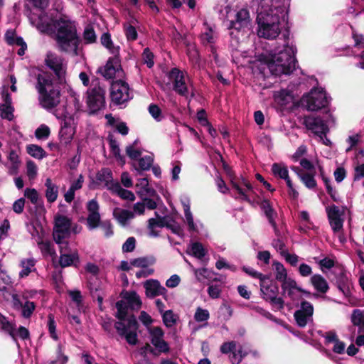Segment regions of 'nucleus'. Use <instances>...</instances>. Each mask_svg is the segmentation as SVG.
Wrapping results in <instances>:
<instances>
[{
  "label": "nucleus",
  "instance_id": "f257e3e1",
  "mask_svg": "<svg viewBox=\"0 0 364 364\" xmlns=\"http://www.w3.org/2000/svg\"><path fill=\"white\" fill-rule=\"evenodd\" d=\"M31 23L41 33H55L56 41L60 49L74 55H78L79 38L76 26L68 16H62L53 21L47 14L39 11L32 14Z\"/></svg>",
  "mask_w": 364,
  "mask_h": 364
},
{
  "label": "nucleus",
  "instance_id": "f03ea898",
  "mask_svg": "<svg viewBox=\"0 0 364 364\" xmlns=\"http://www.w3.org/2000/svg\"><path fill=\"white\" fill-rule=\"evenodd\" d=\"M291 0H253L257 4V35L267 39L276 38L281 32L282 23L288 15Z\"/></svg>",
  "mask_w": 364,
  "mask_h": 364
},
{
  "label": "nucleus",
  "instance_id": "7ed1b4c3",
  "mask_svg": "<svg viewBox=\"0 0 364 364\" xmlns=\"http://www.w3.org/2000/svg\"><path fill=\"white\" fill-rule=\"evenodd\" d=\"M296 53L295 45L285 39L282 48H277L269 53L261 54L259 61L267 65L273 75H290L296 68Z\"/></svg>",
  "mask_w": 364,
  "mask_h": 364
},
{
  "label": "nucleus",
  "instance_id": "20e7f679",
  "mask_svg": "<svg viewBox=\"0 0 364 364\" xmlns=\"http://www.w3.org/2000/svg\"><path fill=\"white\" fill-rule=\"evenodd\" d=\"M59 81L54 80L48 73H41L37 76L36 88L38 92V101L42 107L47 110L55 108L60 101Z\"/></svg>",
  "mask_w": 364,
  "mask_h": 364
},
{
  "label": "nucleus",
  "instance_id": "39448f33",
  "mask_svg": "<svg viewBox=\"0 0 364 364\" xmlns=\"http://www.w3.org/2000/svg\"><path fill=\"white\" fill-rule=\"evenodd\" d=\"M128 304L125 300H121L116 303V317L119 319L114 323V328L118 334L124 338L129 345H136L137 338L138 323L134 316H127Z\"/></svg>",
  "mask_w": 364,
  "mask_h": 364
},
{
  "label": "nucleus",
  "instance_id": "423d86ee",
  "mask_svg": "<svg viewBox=\"0 0 364 364\" xmlns=\"http://www.w3.org/2000/svg\"><path fill=\"white\" fill-rule=\"evenodd\" d=\"M55 117L60 120V129L59 131V139L62 144H69L76 132V122L73 114L66 110L65 106L56 109L53 112Z\"/></svg>",
  "mask_w": 364,
  "mask_h": 364
},
{
  "label": "nucleus",
  "instance_id": "0eeeda50",
  "mask_svg": "<svg viewBox=\"0 0 364 364\" xmlns=\"http://www.w3.org/2000/svg\"><path fill=\"white\" fill-rule=\"evenodd\" d=\"M328 103V97L322 88H314L301 99V105L309 111H317L326 107Z\"/></svg>",
  "mask_w": 364,
  "mask_h": 364
},
{
  "label": "nucleus",
  "instance_id": "6e6552de",
  "mask_svg": "<svg viewBox=\"0 0 364 364\" xmlns=\"http://www.w3.org/2000/svg\"><path fill=\"white\" fill-rule=\"evenodd\" d=\"M105 90L97 80H93L87 92V104L91 112L102 109L105 105Z\"/></svg>",
  "mask_w": 364,
  "mask_h": 364
},
{
  "label": "nucleus",
  "instance_id": "1a4fd4ad",
  "mask_svg": "<svg viewBox=\"0 0 364 364\" xmlns=\"http://www.w3.org/2000/svg\"><path fill=\"white\" fill-rule=\"evenodd\" d=\"M260 291L262 297L272 305L279 309L284 306V301L282 298L278 297V287L268 277H265L260 282Z\"/></svg>",
  "mask_w": 364,
  "mask_h": 364
},
{
  "label": "nucleus",
  "instance_id": "9d476101",
  "mask_svg": "<svg viewBox=\"0 0 364 364\" xmlns=\"http://www.w3.org/2000/svg\"><path fill=\"white\" fill-rule=\"evenodd\" d=\"M232 190L237 194V198L249 203L254 198L255 191L250 182L243 176L237 177L229 173Z\"/></svg>",
  "mask_w": 364,
  "mask_h": 364
},
{
  "label": "nucleus",
  "instance_id": "9b49d317",
  "mask_svg": "<svg viewBox=\"0 0 364 364\" xmlns=\"http://www.w3.org/2000/svg\"><path fill=\"white\" fill-rule=\"evenodd\" d=\"M71 232L70 220L63 215H58L55 220L53 237L56 243L68 242L65 240Z\"/></svg>",
  "mask_w": 364,
  "mask_h": 364
},
{
  "label": "nucleus",
  "instance_id": "f8f14e48",
  "mask_svg": "<svg viewBox=\"0 0 364 364\" xmlns=\"http://www.w3.org/2000/svg\"><path fill=\"white\" fill-rule=\"evenodd\" d=\"M173 90L180 95L187 97L189 94L184 73L177 68H173L167 75Z\"/></svg>",
  "mask_w": 364,
  "mask_h": 364
},
{
  "label": "nucleus",
  "instance_id": "ddd939ff",
  "mask_svg": "<svg viewBox=\"0 0 364 364\" xmlns=\"http://www.w3.org/2000/svg\"><path fill=\"white\" fill-rule=\"evenodd\" d=\"M112 100L117 104L122 105L132 98L129 85L122 80H117L111 85Z\"/></svg>",
  "mask_w": 364,
  "mask_h": 364
},
{
  "label": "nucleus",
  "instance_id": "4468645a",
  "mask_svg": "<svg viewBox=\"0 0 364 364\" xmlns=\"http://www.w3.org/2000/svg\"><path fill=\"white\" fill-rule=\"evenodd\" d=\"M327 122L328 120H324L318 116H307L304 119V124L306 129L316 136H322L327 134L329 132Z\"/></svg>",
  "mask_w": 364,
  "mask_h": 364
},
{
  "label": "nucleus",
  "instance_id": "2eb2a0df",
  "mask_svg": "<svg viewBox=\"0 0 364 364\" xmlns=\"http://www.w3.org/2000/svg\"><path fill=\"white\" fill-rule=\"evenodd\" d=\"M252 21L248 10L241 9L235 13L234 18L230 20L228 28L240 32L250 31Z\"/></svg>",
  "mask_w": 364,
  "mask_h": 364
},
{
  "label": "nucleus",
  "instance_id": "dca6fc26",
  "mask_svg": "<svg viewBox=\"0 0 364 364\" xmlns=\"http://www.w3.org/2000/svg\"><path fill=\"white\" fill-rule=\"evenodd\" d=\"M148 333L151 343L159 353H168L170 351L169 344L164 340L165 333L162 328L159 326L148 328Z\"/></svg>",
  "mask_w": 364,
  "mask_h": 364
},
{
  "label": "nucleus",
  "instance_id": "f3484780",
  "mask_svg": "<svg viewBox=\"0 0 364 364\" xmlns=\"http://www.w3.org/2000/svg\"><path fill=\"white\" fill-rule=\"evenodd\" d=\"M326 210L332 230L334 233H339L343 230L344 210L335 205L326 207Z\"/></svg>",
  "mask_w": 364,
  "mask_h": 364
},
{
  "label": "nucleus",
  "instance_id": "a211bd4d",
  "mask_svg": "<svg viewBox=\"0 0 364 364\" xmlns=\"http://www.w3.org/2000/svg\"><path fill=\"white\" fill-rule=\"evenodd\" d=\"M46 64L54 71L59 82L62 83L65 81L66 63L63 59L56 54L50 52L47 54Z\"/></svg>",
  "mask_w": 364,
  "mask_h": 364
},
{
  "label": "nucleus",
  "instance_id": "6ab92c4d",
  "mask_svg": "<svg viewBox=\"0 0 364 364\" xmlns=\"http://www.w3.org/2000/svg\"><path fill=\"white\" fill-rule=\"evenodd\" d=\"M59 248L60 256L59 259L60 265L66 267L71 265H76L79 262V255L76 250H71L68 242L60 243Z\"/></svg>",
  "mask_w": 364,
  "mask_h": 364
},
{
  "label": "nucleus",
  "instance_id": "aec40b11",
  "mask_svg": "<svg viewBox=\"0 0 364 364\" xmlns=\"http://www.w3.org/2000/svg\"><path fill=\"white\" fill-rule=\"evenodd\" d=\"M318 334L324 338V344L331 346V350L336 354H343L346 350V343L341 341L335 331H318Z\"/></svg>",
  "mask_w": 364,
  "mask_h": 364
},
{
  "label": "nucleus",
  "instance_id": "412c9836",
  "mask_svg": "<svg viewBox=\"0 0 364 364\" xmlns=\"http://www.w3.org/2000/svg\"><path fill=\"white\" fill-rule=\"evenodd\" d=\"M314 307L306 301H302L301 308L294 313V318L297 325L304 327L313 321Z\"/></svg>",
  "mask_w": 364,
  "mask_h": 364
},
{
  "label": "nucleus",
  "instance_id": "4be33fe9",
  "mask_svg": "<svg viewBox=\"0 0 364 364\" xmlns=\"http://www.w3.org/2000/svg\"><path fill=\"white\" fill-rule=\"evenodd\" d=\"M184 212V222L187 224L188 230L192 232L199 233L203 226L200 221H194L193 214L191 211L190 200L185 198L181 200Z\"/></svg>",
  "mask_w": 364,
  "mask_h": 364
},
{
  "label": "nucleus",
  "instance_id": "5701e85b",
  "mask_svg": "<svg viewBox=\"0 0 364 364\" xmlns=\"http://www.w3.org/2000/svg\"><path fill=\"white\" fill-rule=\"evenodd\" d=\"M274 100L277 106L281 109H289L294 103V96L291 91L282 89L274 93Z\"/></svg>",
  "mask_w": 364,
  "mask_h": 364
},
{
  "label": "nucleus",
  "instance_id": "b1692460",
  "mask_svg": "<svg viewBox=\"0 0 364 364\" xmlns=\"http://www.w3.org/2000/svg\"><path fill=\"white\" fill-rule=\"evenodd\" d=\"M99 72L107 79L114 77L116 74L120 72L119 58L116 55L109 58L106 65L100 68Z\"/></svg>",
  "mask_w": 364,
  "mask_h": 364
},
{
  "label": "nucleus",
  "instance_id": "393cba45",
  "mask_svg": "<svg viewBox=\"0 0 364 364\" xmlns=\"http://www.w3.org/2000/svg\"><path fill=\"white\" fill-rule=\"evenodd\" d=\"M144 287L146 290V295L149 298H154L157 296H165L167 294L166 289L161 286L159 281L155 279H149L144 283Z\"/></svg>",
  "mask_w": 364,
  "mask_h": 364
},
{
  "label": "nucleus",
  "instance_id": "a878e982",
  "mask_svg": "<svg viewBox=\"0 0 364 364\" xmlns=\"http://www.w3.org/2000/svg\"><path fill=\"white\" fill-rule=\"evenodd\" d=\"M218 38L215 27L208 25L206 22L203 23V28L200 34V41L203 45H209L213 49V44Z\"/></svg>",
  "mask_w": 364,
  "mask_h": 364
},
{
  "label": "nucleus",
  "instance_id": "bb28decb",
  "mask_svg": "<svg viewBox=\"0 0 364 364\" xmlns=\"http://www.w3.org/2000/svg\"><path fill=\"white\" fill-rule=\"evenodd\" d=\"M272 174L276 177L285 181L287 187H291V180L289 176L288 167L284 163H274L272 165Z\"/></svg>",
  "mask_w": 364,
  "mask_h": 364
},
{
  "label": "nucleus",
  "instance_id": "cd10ccee",
  "mask_svg": "<svg viewBox=\"0 0 364 364\" xmlns=\"http://www.w3.org/2000/svg\"><path fill=\"white\" fill-rule=\"evenodd\" d=\"M2 97L4 103L0 105L1 117L11 121L14 118V107L11 105V97L5 91L2 92Z\"/></svg>",
  "mask_w": 364,
  "mask_h": 364
},
{
  "label": "nucleus",
  "instance_id": "c85d7f7f",
  "mask_svg": "<svg viewBox=\"0 0 364 364\" xmlns=\"http://www.w3.org/2000/svg\"><path fill=\"white\" fill-rule=\"evenodd\" d=\"M36 260L33 258H24L21 259L19 262V267L21 268V271L18 273V276L20 278L27 277L31 272L36 270Z\"/></svg>",
  "mask_w": 364,
  "mask_h": 364
},
{
  "label": "nucleus",
  "instance_id": "c756f323",
  "mask_svg": "<svg viewBox=\"0 0 364 364\" xmlns=\"http://www.w3.org/2000/svg\"><path fill=\"white\" fill-rule=\"evenodd\" d=\"M45 196L48 203H53L56 201L58 197L59 188L53 182L51 178H48L45 182Z\"/></svg>",
  "mask_w": 364,
  "mask_h": 364
},
{
  "label": "nucleus",
  "instance_id": "7c9ffc66",
  "mask_svg": "<svg viewBox=\"0 0 364 364\" xmlns=\"http://www.w3.org/2000/svg\"><path fill=\"white\" fill-rule=\"evenodd\" d=\"M9 172L10 174H16L21 164L18 153L15 150H11L7 156Z\"/></svg>",
  "mask_w": 364,
  "mask_h": 364
},
{
  "label": "nucleus",
  "instance_id": "2f4dec72",
  "mask_svg": "<svg viewBox=\"0 0 364 364\" xmlns=\"http://www.w3.org/2000/svg\"><path fill=\"white\" fill-rule=\"evenodd\" d=\"M291 169L296 172L304 184L309 189L314 188L316 186V182L314 178L316 172L302 173L297 167H292Z\"/></svg>",
  "mask_w": 364,
  "mask_h": 364
},
{
  "label": "nucleus",
  "instance_id": "473e14b6",
  "mask_svg": "<svg viewBox=\"0 0 364 364\" xmlns=\"http://www.w3.org/2000/svg\"><path fill=\"white\" fill-rule=\"evenodd\" d=\"M113 215L117 222L122 226L126 225L130 220L134 218V213L132 211L119 208L114 209Z\"/></svg>",
  "mask_w": 364,
  "mask_h": 364
},
{
  "label": "nucleus",
  "instance_id": "72a5a7b5",
  "mask_svg": "<svg viewBox=\"0 0 364 364\" xmlns=\"http://www.w3.org/2000/svg\"><path fill=\"white\" fill-rule=\"evenodd\" d=\"M191 269L193 272L194 275L198 282H203L205 280L218 281L217 278L213 277V276L215 274L212 270L208 268L196 269L194 268L193 267H191Z\"/></svg>",
  "mask_w": 364,
  "mask_h": 364
},
{
  "label": "nucleus",
  "instance_id": "f704fd0d",
  "mask_svg": "<svg viewBox=\"0 0 364 364\" xmlns=\"http://www.w3.org/2000/svg\"><path fill=\"white\" fill-rule=\"evenodd\" d=\"M262 210H264L267 218L269 220V223L272 225L274 228V231L275 235L277 237H279V232L276 225V223L274 221V216L276 213H274L273 208H272L268 200H263L261 205Z\"/></svg>",
  "mask_w": 364,
  "mask_h": 364
},
{
  "label": "nucleus",
  "instance_id": "c9c22d12",
  "mask_svg": "<svg viewBox=\"0 0 364 364\" xmlns=\"http://www.w3.org/2000/svg\"><path fill=\"white\" fill-rule=\"evenodd\" d=\"M311 283L314 289L321 293H326L329 289L327 281L321 274H314L311 277Z\"/></svg>",
  "mask_w": 364,
  "mask_h": 364
},
{
  "label": "nucleus",
  "instance_id": "e433bc0d",
  "mask_svg": "<svg viewBox=\"0 0 364 364\" xmlns=\"http://www.w3.org/2000/svg\"><path fill=\"white\" fill-rule=\"evenodd\" d=\"M249 354L252 355L254 358L259 357V353L257 350H252L248 346H244L237 350V353H233L232 363H240L242 358Z\"/></svg>",
  "mask_w": 364,
  "mask_h": 364
},
{
  "label": "nucleus",
  "instance_id": "4c0bfd02",
  "mask_svg": "<svg viewBox=\"0 0 364 364\" xmlns=\"http://www.w3.org/2000/svg\"><path fill=\"white\" fill-rule=\"evenodd\" d=\"M109 187L112 192L117 194L122 199L129 201H134L135 200L134 194L130 191L122 188L118 182L117 183L111 185Z\"/></svg>",
  "mask_w": 364,
  "mask_h": 364
},
{
  "label": "nucleus",
  "instance_id": "58836bf2",
  "mask_svg": "<svg viewBox=\"0 0 364 364\" xmlns=\"http://www.w3.org/2000/svg\"><path fill=\"white\" fill-rule=\"evenodd\" d=\"M299 164L304 169L308 171V173L316 172V168H318L321 173L323 172V167L316 159L309 160L308 159L303 158L300 160Z\"/></svg>",
  "mask_w": 364,
  "mask_h": 364
},
{
  "label": "nucleus",
  "instance_id": "ea45409f",
  "mask_svg": "<svg viewBox=\"0 0 364 364\" xmlns=\"http://www.w3.org/2000/svg\"><path fill=\"white\" fill-rule=\"evenodd\" d=\"M97 179L101 182L105 183L107 189L110 190V186L117 183V181L112 180V173L109 168H102L97 174Z\"/></svg>",
  "mask_w": 364,
  "mask_h": 364
},
{
  "label": "nucleus",
  "instance_id": "a19ab883",
  "mask_svg": "<svg viewBox=\"0 0 364 364\" xmlns=\"http://www.w3.org/2000/svg\"><path fill=\"white\" fill-rule=\"evenodd\" d=\"M123 299L127 301L129 306L133 309L141 307V301L135 291H126L123 295Z\"/></svg>",
  "mask_w": 364,
  "mask_h": 364
},
{
  "label": "nucleus",
  "instance_id": "79ce46f5",
  "mask_svg": "<svg viewBox=\"0 0 364 364\" xmlns=\"http://www.w3.org/2000/svg\"><path fill=\"white\" fill-rule=\"evenodd\" d=\"M281 282L283 291L285 293L287 292L290 296H292L296 292L301 291V289L298 287L296 281L290 277L286 278Z\"/></svg>",
  "mask_w": 364,
  "mask_h": 364
},
{
  "label": "nucleus",
  "instance_id": "37998d69",
  "mask_svg": "<svg viewBox=\"0 0 364 364\" xmlns=\"http://www.w3.org/2000/svg\"><path fill=\"white\" fill-rule=\"evenodd\" d=\"M166 225L165 219L161 217L156 218H150L149 220L148 228L149 230V235L151 237H156L159 232L156 230V228H163Z\"/></svg>",
  "mask_w": 364,
  "mask_h": 364
},
{
  "label": "nucleus",
  "instance_id": "c03bdc74",
  "mask_svg": "<svg viewBox=\"0 0 364 364\" xmlns=\"http://www.w3.org/2000/svg\"><path fill=\"white\" fill-rule=\"evenodd\" d=\"M68 294L75 304L77 311L80 313L84 311L83 298L81 292L79 290H69Z\"/></svg>",
  "mask_w": 364,
  "mask_h": 364
},
{
  "label": "nucleus",
  "instance_id": "a18cd8bd",
  "mask_svg": "<svg viewBox=\"0 0 364 364\" xmlns=\"http://www.w3.org/2000/svg\"><path fill=\"white\" fill-rule=\"evenodd\" d=\"M272 269L275 274V278L279 282H282L287 278V271L284 266L279 262L274 261Z\"/></svg>",
  "mask_w": 364,
  "mask_h": 364
},
{
  "label": "nucleus",
  "instance_id": "49530a36",
  "mask_svg": "<svg viewBox=\"0 0 364 364\" xmlns=\"http://www.w3.org/2000/svg\"><path fill=\"white\" fill-rule=\"evenodd\" d=\"M164 324L167 328H171L177 323L178 316L173 311L167 310L161 314Z\"/></svg>",
  "mask_w": 364,
  "mask_h": 364
},
{
  "label": "nucleus",
  "instance_id": "de8ad7c7",
  "mask_svg": "<svg viewBox=\"0 0 364 364\" xmlns=\"http://www.w3.org/2000/svg\"><path fill=\"white\" fill-rule=\"evenodd\" d=\"M188 253L198 259H202L206 254V251L200 242L192 243L188 249Z\"/></svg>",
  "mask_w": 364,
  "mask_h": 364
},
{
  "label": "nucleus",
  "instance_id": "09e8293b",
  "mask_svg": "<svg viewBox=\"0 0 364 364\" xmlns=\"http://www.w3.org/2000/svg\"><path fill=\"white\" fill-rule=\"evenodd\" d=\"M26 151L29 155L38 159H42L46 156L45 150L41 146L36 144L28 145Z\"/></svg>",
  "mask_w": 364,
  "mask_h": 364
},
{
  "label": "nucleus",
  "instance_id": "8fccbe9b",
  "mask_svg": "<svg viewBox=\"0 0 364 364\" xmlns=\"http://www.w3.org/2000/svg\"><path fill=\"white\" fill-rule=\"evenodd\" d=\"M102 44L109 50V52L116 55L119 52V47L115 46L111 39V36L109 33H105L101 36Z\"/></svg>",
  "mask_w": 364,
  "mask_h": 364
},
{
  "label": "nucleus",
  "instance_id": "3c124183",
  "mask_svg": "<svg viewBox=\"0 0 364 364\" xmlns=\"http://www.w3.org/2000/svg\"><path fill=\"white\" fill-rule=\"evenodd\" d=\"M350 321L354 326L364 327V310L354 309L350 316Z\"/></svg>",
  "mask_w": 364,
  "mask_h": 364
},
{
  "label": "nucleus",
  "instance_id": "603ef678",
  "mask_svg": "<svg viewBox=\"0 0 364 364\" xmlns=\"http://www.w3.org/2000/svg\"><path fill=\"white\" fill-rule=\"evenodd\" d=\"M154 161L152 155H146L139 159V168H135L136 170L140 173L142 171L149 170Z\"/></svg>",
  "mask_w": 364,
  "mask_h": 364
},
{
  "label": "nucleus",
  "instance_id": "864d4df0",
  "mask_svg": "<svg viewBox=\"0 0 364 364\" xmlns=\"http://www.w3.org/2000/svg\"><path fill=\"white\" fill-rule=\"evenodd\" d=\"M38 245L43 256H55V250L50 242L42 240L41 242H38Z\"/></svg>",
  "mask_w": 364,
  "mask_h": 364
},
{
  "label": "nucleus",
  "instance_id": "5fc2aeb1",
  "mask_svg": "<svg viewBox=\"0 0 364 364\" xmlns=\"http://www.w3.org/2000/svg\"><path fill=\"white\" fill-rule=\"evenodd\" d=\"M24 196L28 198L32 204H37L40 200V194L36 189L27 188L24 190Z\"/></svg>",
  "mask_w": 364,
  "mask_h": 364
},
{
  "label": "nucleus",
  "instance_id": "6e6d98bb",
  "mask_svg": "<svg viewBox=\"0 0 364 364\" xmlns=\"http://www.w3.org/2000/svg\"><path fill=\"white\" fill-rule=\"evenodd\" d=\"M102 222L100 213L93 215H87V225L90 230H92L98 228L101 225Z\"/></svg>",
  "mask_w": 364,
  "mask_h": 364
},
{
  "label": "nucleus",
  "instance_id": "4d7b16f0",
  "mask_svg": "<svg viewBox=\"0 0 364 364\" xmlns=\"http://www.w3.org/2000/svg\"><path fill=\"white\" fill-rule=\"evenodd\" d=\"M136 186L142 193H145L151 196L154 193V191L149 187V180L146 178H139Z\"/></svg>",
  "mask_w": 364,
  "mask_h": 364
},
{
  "label": "nucleus",
  "instance_id": "13d9d810",
  "mask_svg": "<svg viewBox=\"0 0 364 364\" xmlns=\"http://www.w3.org/2000/svg\"><path fill=\"white\" fill-rule=\"evenodd\" d=\"M210 318L209 311L207 309H204L201 307H198L194 314V319L197 322H207Z\"/></svg>",
  "mask_w": 364,
  "mask_h": 364
},
{
  "label": "nucleus",
  "instance_id": "bf43d9fd",
  "mask_svg": "<svg viewBox=\"0 0 364 364\" xmlns=\"http://www.w3.org/2000/svg\"><path fill=\"white\" fill-rule=\"evenodd\" d=\"M0 330L9 333L11 336L14 335V325L10 323L6 318L0 314Z\"/></svg>",
  "mask_w": 364,
  "mask_h": 364
},
{
  "label": "nucleus",
  "instance_id": "052dcab7",
  "mask_svg": "<svg viewBox=\"0 0 364 364\" xmlns=\"http://www.w3.org/2000/svg\"><path fill=\"white\" fill-rule=\"evenodd\" d=\"M154 53L149 48H146L142 53V60L144 63L146 64L148 68H151L154 65Z\"/></svg>",
  "mask_w": 364,
  "mask_h": 364
},
{
  "label": "nucleus",
  "instance_id": "680f3d73",
  "mask_svg": "<svg viewBox=\"0 0 364 364\" xmlns=\"http://www.w3.org/2000/svg\"><path fill=\"white\" fill-rule=\"evenodd\" d=\"M50 128L46 124H41L35 132V136L38 139H47L50 135Z\"/></svg>",
  "mask_w": 364,
  "mask_h": 364
},
{
  "label": "nucleus",
  "instance_id": "e2e57ef3",
  "mask_svg": "<svg viewBox=\"0 0 364 364\" xmlns=\"http://www.w3.org/2000/svg\"><path fill=\"white\" fill-rule=\"evenodd\" d=\"M26 173L30 180L36 178L38 173V167L33 161H28L26 162Z\"/></svg>",
  "mask_w": 364,
  "mask_h": 364
},
{
  "label": "nucleus",
  "instance_id": "0e129e2a",
  "mask_svg": "<svg viewBox=\"0 0 364 364\" xmlns=\"http://www.w3.org/2000/svg\"><path fill=\"white\" fill-rule=\"evenodd\" d=\"M109 145L112 154L117 158L122 164H124L125 161L124 157L120 155V149L117 141L112 139H110Z\"/></svg>",
  "mask_w": 364,
  "mask_h": 364
},
{
  "label": "nucleus",
  "instance_id": "69168bd1",
  "mask_svg": "<svg viewBox=\"0 0 364 364\" xmlns=\"http://www.w3.org/2000/svg\"><path fill=\"white\" fill-rule=\"evenodd\" d=\"M36 306L33 302L27 301L22 306V316L25 318H29L33 314Z\"/></svg>",
  "mask_w": 364,
  "mask_h": 364
},
{
  "label": "nucleus",
  "instance_id": "338daca9",
  "mask_svg": "<svg viewBox=\"0 0 364 364\" xmlns=\"http://www.w3.org/2000/svg\"><path fill=\"white\" fill-rule=\"evenodd\" d=\"M282 257L284 258L287 262L291 264L292 267L297 266L299 257L295 254H290L287 252H282Z\"/></svg>",
  "mask_w": 364,
  "mask_h": 364
},
{
  "label": "nucleus",
  "instance_id": "774afa93",
  "mask_svg": "<svg viewBox=\"0 0 364 364\" xmlns=\"http://www.w3.org/2000/svg\"><path fill=\"white\" fill-rule=\"evenodd\" d=\"M99 227L101 228L106 237H110L113 235L112 225L109 220L102 221Z\"/></svg>",
  "mask_w": 364,
  "mask_h": 364
}]
</instances>
